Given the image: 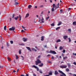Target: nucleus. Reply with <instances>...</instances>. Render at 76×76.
<instances>
[{
	"mask_svg": "<svg viewBox=\"0 0 76 76\" xmlns=\"http://www.w3.org/2000/svg\"><path fill=\"white\" fill-rule=\"evenodd\" d=\"M58 72L59 73H60L61 74H61L60 75V76H66V74L64 73V72H63L62 71L60 70H59L58 71Z\"/></svg>",
	"mask_w": 76,
	"mask_h": 76,
	"instance_id": "nucleus-1",
	"label": "nucleus"
},
{
	"mask_svg": "<svg viewBox=\"0 0 76 76\" xmlns=\"http://www.w3.org/2000/svg\"><path fill=\"white\" fill-rule=\"evenodd\" d=\"M35 64L36 66H37L38 64H39L41 63V61L39 59H37L36 61H35Z\"/></svg>",
	"mask_w": 76,
	"mask_h": 76,
	"instance_id": "nucleus-2",
	"label": "nucleus"
},
{
	"mask_svg": "<svg viewBox=\"0 0 76 76\" xmlns=\"http://www.w3.org/2000/svg\"><path fill=\"white\" fill-rule=\"evenodd\" d=\"M50 53H52V54H57L56 52L54 50H50Z\"/></svg>",
	"mask_w": 76,
	"mask_h": 76,
	"instance_id": "nucleus-3",
	"label": "nucleus"
},
{
	"mask_svg": "<svg viewBox=\"0 0 76 76\" xmlns=\"http://www.w3.org/2000/svg\"><path fill=\"white\" fill-rule=\"evenodd\" d=\"M15 27H12L11 28H10L9 29V31H15Z\"/></svg>",
	"mask_w": 76,
	"mask_h": 76,
	"instance_id": "nucleus-4",
	"label": "nucleus"
},
{
	"mask_svg": "<svg viewBox=\"0 0 76 76\" xmlns=\"http://www.w3.org/2000/svg\"><path fill=\"white\" fill-rule=\"evenodd\" d=\"M41 20L42 22H40V23H44V18H43V17H42V19Z\"/></svg>",
	"mask_w": 76,
	"mask_h": 76,
	"instance_id": "nucleus-5",
	"label": "nucleus"
},
{
	"mask_svg": "<svg viewBox=\"0 0 76 76\" xmlns=\"http://www.w3.org/2000/svg\"><path fill=\"white\" fill-rule=\"evenodd\" d=\"M60 67L62 69L66 68L67 67V65L61 66Z\"/></svg>",
	"mask_w": 76,
	"mask_h": 76,
	"instance_id": "nucleus-6",
	"label": "nucleus"
},
{
	"mask_svg": "<svg viewBox=\"0 0 76 76\" xmlns=\"http://www.w3.org/2000/svg\"><path fill=\"white\" fill-rule=\"evenodd\" d=\"M54 74L55 75H57L58 74V72H57V71L56 70L55 71Z\"/></svg>",
	"mask_w": 76,
	"mask_h": 76,
	"instance_id": "nucleus-7",
	"label": "nucleus"
},
{
	"mask_svg": "<svg viewBox=\"0 0 76 76\" xmlns=\"http://www.w3.org/2000/svg\"><path fill=\"white\" fill-rule=\"evenodd\" d=\"M67 37H68V36L67 35H64L63 36L64 39H66V38H67Z\"/></svg>",
	"mask_w": 76,
	"mask_h": 76,
	"instance_id": "nucleus-8",
	"label": "nucleus"
},
{
	"mask_svg": "<svg viewBox=\"0 0 76 76\" xmlns=\"http://www.w3.org/2000/svg\"><path fill=\"white\" fill-rule=\"evenodd\" d=\"M68 73L70 75H72L73 76H76V74H72L71 73Z\"/></svg>",
	"mask_w": 76,
	"mask_h": 76,
	"instance_id": "nucleus-9",
	"label": "nucleus"
},
{
	"mask_svg": "<svg viewBox=\"0 0 76 76\" xmlns=\"http://www.w3.org/2000/svg\"><path fill=\"white\" fill-rule=\"evenodd\" d=\"M26 48H27V49H28V50H29L30 51H31V48H30L27 47H26Z\"/></svg>",
	"mask_w": 76,
	"mask_h": 76,
	"instance_id": "nucleus-10",
	"label": "nucleus"
},
{
	"mask_svg": "<svg viewBox=\"0 0 76 76\" xmlns=\"http://www.w3.org/2000/svg\"><path fill=\"white\" fill-rule=\"evenodd\" d=\"M23 39L24 42H25V41H27V39H26L25 38H23Z\"/></svg>",
	"mask_w": 76,
	"mask_h": 76,
	"instance_id": "nucleus-11",
	"label": "nucleus"
},
{
	"mask_svg": "<svg viewBox=\"0 0 76 76\" xmlns=\"http://www.w3.org/2000/svg\"><path fill=\"white\" fill-rule=\"evenodd\" d=\"M29 16V13L27 14L26 15L25 18H28V17Z\"/></svg>",
	"mask_w": 76,
	"mask_h": 76,
	"instance_id": "nucleus-12",
	"label": "nucleus"
},
{
	"mask_svg": "<svg viewBox=\"0 0 76 76\" xmlns=\"http://www.w3.org/2000/svg\"><path fill=\"white\" fill-rule=\"evenodd\" d=\"M44 36H42L41 37V41H44Z\"/></svg>",
	"mask_w": 76,
	"mask_h": 76,
	"instance_id": "nucleus-13",
	"label": "nucleus"
},
{
	"mask_svg": "<svg viewBox=\"0 0 76 76\" xmlns=\"http://www.w3.org/2000/svg\"><path fill=\"white\" fill-rule=\"evenodd\" d=\"M18 18H19V16H17L16 17H15L14 18V19H15V20H18Z\"/></svg>",
	"mask_w": 76,
	"mask_h": 76,
	"instance_id": "nucleus-14",
	"label": "nucleus"
},
{
	"mask_svg": "<svg viewBox=\"0 0 76 76\" xmlns=\"http://www.w3.org/2000/svg\"><path fill=\"white\" fill-rule=\"evenodd\" d=\"M43 65H44L43 63H41V64L39 65V67H42V66Z\"/></svg>",
	"mask_w": 76,
	"mask_h": 76,
	"instance_id": "nucleus-15",
	"label": "nucleus"
},
{
	"mask_svg": "<svg viewBox=\"0 0 76 76\" xmlns=\"http://www.w3.org/2000/svg\"><path fill=\"white\" fill-rule=\"evenodd\" d=\"M61 23H62L61 22V21L59 22L57 25L58 26H60V25H61Z\"/></svg>",
	"mask_w": 76,
	"mask_h": 76,
	"instance_id": "nucleus-16",
	"label": "nucleus"
},
{
	"mask_svg": "<svg viewBox=\"0 0 76 76\" xmlns=\"http://www.w3.org/2000/svg\"><path fill=\"white\" fill-rule=\"evenodd\" d=\"M31 7H32V5H28V9H31Z\"/></svg>",
	"mask_w": 76,
	"mask_h": 76,
	"instance_id": "nucleus-17",
	"label": "nucleus"
},
{
	"mask_svg": "<svg viewBox=\"0 0 76 76\" xmlns=\"http://www.w3.org/2000/svg\"><path fill=\"white\" fill-rule=\"evenodd\" d=\"M19 17L20 18L19 20V21H20V20H21V19H22V16H21L20 15H19Z\"/></svg>",
	"mask_w": 76,
	"mask_h": 76,
	"instance_id": "nucleus-18",
	"label": "nucleus"
},
{
	"mask_svg": "<svg viewBox=\"0 0 76 76\" xmlns=\"http://www.w3.org/2000/svg\"><path fill=\"white\" fill-rule=\"evenodd\" d=\"M67 64L68 65V67H70V66H71L70 64L68 63Z\"/></svg>",
	"mask_w": 76,
	"mask_h": 76,
	"instance_id": "nucleus-19",
	"label": "nucleus"
},
{
	"mask_svg": "<svg viewBox=\"0 0 76 76\" xmlns=\"http://www.w3.org/2000/svg\"><path fill=\"white\" fill-rule=\"evenodd\" d=\"M63 48L62 46H60L59 47V50H61Z\"/></svg>",
	"mask_w": 76,
	"mask_h": 76,
	"instance_id": "nucleus-20",
	"label": "nucleus"
},
{
	"mask_svg": "<svg viewBox=\"0 0 76 76\" xmlns=\"http://www.w3.org/2000/svg\"><path fill=\"white\" fill-rule=\"evenodd\" d=\"M7 59L8 60H9V61H11V58H10L8 57H7Z\"/></svg>",
	"mask_w": 76,
	"mask_h": 76,
	"instance_id": "nucleus-21",
	"label": "nucleus"
},
{
	"mask_svg": "<svg viewBox=\"0 0 76 76\" xmlns=\"http://www.w3.org/2000/svg\"><path fill=\"white\" fill-rule=\"evenodd\" d=\"M31 49L33 51H34L35 52L37 51V50L35 49L34 48H32Z\"/></svg>",
	"mask_w": 76,
	"mask_h": 76,
	"instance_id": "nucleus-22",
	"label": "nucleus"
},
{
	"mask_svg": "<svg viewBox=\"0 0 76 76\" xmlns=\"http://www.w3.org/2000/svg\"><path fill=\"white\" fill-rule=\"evenodd\" d=\"M32 67H34V68H35V69H37V68H38V67H37L36 66H35V65H33Z\"/></svg>",
	"mask_w": 76,
	"mask_h": 76,
	"instance_id": "nucleus-23",
	"label": "nucleus"
},
{
	"mask_svg": "<svg viewBox=\"0 0 76 76\" xmlns=\"http://www.w3.org/2000/svg\"><path fill=\"white\" fill-rule=\"evenodd\" d=\"M73 24L74 25H76V22L74 21L73 22Z\"/></svg>",
	"mask_w": 76,
	"mask_h": 76,
	"instance_id": "nucleus-24",
	"label": "nucleus"
},
{
	"mask_svg": "<svg viewBox=\"0 0 76 76\" xmlns=\"http://www.w3.org/2000/svg\"><path fill=\"white\" fill-rule=\"evenodd\" d=\"M52 12H54V8L52 7L51 9Z\"/></svg>",
	"mask_w": 76,
	"mask_h": 76,
	"instance_id": "nucleus-25",
	"label": "nucleus"
},
{
	"mask_svg": "<svg viewBox=\"0 0 76 76\" xmlns=\"http://www.w3.org/2000/svg\"><path fill=\"white\" fill-rule=\"evenodd\" d=\"M66 58H67V57L66 56L65 57H63V60H65V59H66Z\"/></svg>",
	"mask_w": 76,
	"mask_h": 76,
	"instance_id": "nucleus-26",
	"label": "nucleus"
},
{
	"mask_svg": "<svg viewBox=\"0 0 76 76\" xmlns=\"http://www.w3.org/2000/svg\"><path fill=\"white\" fill-rule=\"evenodd\" d=\"M4 31H6V26H5L4 27Z\"/></svg>",
	"mask_w": 76,
	"mask_h": 76,
	"instance_id": "nucleus-27",
	"label": "nucleus"
},
{
	"mask_svg": "<svg viewBox=\"0 0 76 76\" xmlns=\"http://www.w3.org/2000/svg\"><path fill=\"white\" fill-rule=\"evenodd\" d=\"M68 31L69 32V33H71V29H69L68 30Z\"/></svg>",
	"mask_w": 76,
	"mask_h": 76,
	"instance_id": "nucleus-28",
	"label": "nucleus"
},
{
	"mask_svg": "<svg viewBox=\"0 0 76 76\" xmlns=\"http://www.w3.org/2000/svg\"><path fill=\"white\" fill-rule=\"evenodd\" d=\"M20 57L22 58L21 59L22 60H24V58L23 57V56H20Z\"/></svg>",
	"mask_w": 76,
	"mask_h": 76,
	"instance_id": "nucleus-29",
	"label": "nucleus"
},
{
	"mask_svg": "<svg viewBox=\"0 0 76 76\" xmlns=\"http://www.w3.org/2000/svg\"><path fill=\"white\" fill-rule=\"evenodd\" d=\"M61 41V40H60V39H58L56 41V42H60Z\"/></svg>",
	"mask_w": 76,
	"mask_h": 76,
	"instance_id": "nucleus-30",
	"label": "nucleus"
},
{
	"mask_svg": "<svg viewBox=\"0 0 76 76\" xmlns=\"http://www.w3.org/2000/svg\"><path fill=\"white\" fill-rule=\"evenodd\" d=\"M53 8H54V7H56V4H53Z\"/></svg>",
	"mask_w": 76,
	"mask_h": 76,
	"instance_id": "nucleus-31",
	"label": "nucleus"
},
{
	"mask_svg": "<svg viewBox=\"0 0 76 76\" xmlns=\"http://www.w3.org/2000/svg\"><path fill=\"white\" fill-rule=\"evenodd\" d=\"M52 26H54L55 25L54 23H53L50 24Z\"/></svg>",
	"mask_w": 76,
	"mask_h": 76,
	"instance_id": "nucleus-32",
	"label": "nucleus"
},
{
	"mask_svg": "<svg viewBox=\"0 0 76 76\" xmlns=\"http://www.w3.org/2000/svg\"><path fill=\"white\" fill-rule=\"evenodd\" d=\"M19 54H21V50H19Z\"/></svg>",
	"mask_w": 76,
	"mask_h": 76,
	"instance_id": "nucleus-33",
	"label": "nucleus"
},
{
	"mask_svg": "<svg viewBox=\"0 0 76 76\" xmlns=\"http://www.w3.org/2000/svg\"><path fill=\"white\" fill-rule=\"evenodd\" d=\"M52 74H53V73H52V72H49V75H52Z\"/></svg>",
	"mask_w": 76,
	"mask_h": 76,
	"instance_id": "nucleus-34",
	"label": "nucleus"
},
{
	"mask_svg": "<svg viewBox=\"0 0 76 76\" xmlns=\"http://www.w3.org/2000/svg\"><path fill=\"white\" fill-rule=\"evenodd\" d=\"M65 52H66V50H63L62 53H64Z\"/></svg>",
	"mask_w": 76,
	"mask_h": 76,
	"instance_id": "nucleus-35",
	"label": "nucleus"
},
{
	"mask_svg": "<svg viewBox=\"0 0 76 76\" xmlns=\"http://www.w3.org/2000/svg\"><path fill=\"white\" fill-rule=\"evenodd\" d=\"M10 42L11 44H13V41L11 40L10 41Z\"/></svg>",
	"mask_w": 76,
	"mask_h": 76,
	"instance_id": "nucleus-36",
	"label": "nucleus"
},
{
	"mask_svg": "<svg viewBox=\"0 0 76 76\" xmlns=\"http://www.w3.org/2000/svg\"><path fill=\"white\" fill-rule=\"evenodd\" d=\"M19 4V3L18 2H15V5H17Z\"/></svg>",
	"mask_w": 76,
	"mask_h": 76,
	"instance_id": "nucleus-37",
	"label": "nucleus"
},
{
	"mask_svg": "<svg viewBox=\"0 0 76 76\" xmlns=\"http://www.w3.org/2000/svg\"><path fill=\"white\" fill-rule=\"evenodd\" d=\"M15 56H16V60H18V58H19V57H18V56L17 55H16Z\"/></svg>",
	"mask_w": 76,
	"mask_h": 76,
	"instance_id": "nucleus-38",
	"label": "nucleus"
},
{
	"mask_svg": "<svg viewBox=\"0 0 76 76\" xmlns=\"http://www.w3.org/2000/svg\"><path fill=\"white\" fill-rule=\"evenodd\" d=\"M68 39L69 40V42H71V39H70V38H69Z\"/></svg>",
	"mask_w": 76,
	"mask_h": 76,
	"instance_id": "nucleus-39",
	"label": "nucleus"
},
{
	"mask_svg": "<svg viewBox=\"0 0 76 76\" xmlns=\"http://www.w3.org/2000/svg\"><path fill=\"white\" fill-rule=\"evenodd\" d=\"M39 72L40 73H42V70H40L39 71Z\"/></svg>",
	"mask_w": 76,
	"mask_h": 76,
	"instance_id": "nucleus-40",
	"label": "nucleus"
},
{
	"mask_svg": "<svg viewBox=\"0 0 76 76\" xmlns=\"http://www.w3.org/2000/svg\"><path fill=\"white\" fill-rule=\"evenodd\" d=\"M60 27H58L56 28V30H58V29H60Z\"/></svg>",
	"mask_w": 76,
	"mask_h": 76,
	"instance_id": "nucleus-41",
	"label": "nucleus"
},
{
	"mask_svg": "<svg viewBox=\"0 0 76 76\" xmlns=\"http://www.w3.org/2000/svg\"><path fill=\"white\" fill-rule=\"evenodd\" d=\"M66 72H69V69L67 68L66 69Z\"/></svg>",
	"mask_w": 76,
	"mask_h": 76,
	"instance_id": "nucleus-42",
	"label": "nucleus"
},
{
	"mask_svg": "<svg viewBox=\"0 0 76 76\" xmlns=\"http://www.w3.org/2000/svg\"><path fill=\"white\" fill-rule=\"evenodd\" d=\"M15 14H13L12 15V18H15Z\"/></svg>",
	"mask_w": 76,
	"mask_h": 76,
	"instance_id": "nucleus-43",
	"label": "nucleus"
},
{
	"mask_svg": "<svg viewBox=\"0 0 76 76\" xmlns=\"http://www.w3.org/2000/svg\"><path fill=\"white\" fill-rule=\"evenodd\" d=\"M49 18H50V17L48 16V17H46V20H47L49 19Z\"/></svg>",
	"mask_w": 76,
	"mask_h": 76,
	"instance_id": "nucleus-44",
	"label": "nucleus"
},
{
	"mask_svg": "<svg viewBox=\"0 0 76 76\" xmlns=\"http://www.w3.org/2000/svg\"><path fill=\"white\" fill-rule=\"evenodd\" d=\"M73 55H74V56H76V53H72Z\"/></svg>",
	"mask_w": 76,
	"mask_h": 76,
	"instance_id": "nucleus-45",
	"label": "nucleus"
},
{
	"mask_svg": "<svg viewBox=\"0 0 76 76\" xmlns=\"http://www.w3.org/2000/svg\"><path fill=\"white\" fill-rule=\"evenodd\" d=\"M73 64H74L75 65V66H76V62H74L73 63Z\"/></svg>",
	"mask_w": 76,
	"mask_h": 76,
	"instance_id": "nucleus-46",
	"label": "nucleus"
},
{
	"mask_svg": "<svg viewBox=\"0 0 76 76\" xmlns=\"http://www.w3.org/2000/svg\"><path fill=\"white\" fill-rule=\"evenodd\" d=\"M36 69H37V71L38 72V71H39V68L38 67H37V68H36Z\"/></svg>",
	"mask_w": 76,
	"mask_h": 76,
	"instance_id": "nucleus-47",
	"label": "nucleus"
},
{
	"mask_svg": "<svg viewBox=\"0 0 76 76\" xmlns=\"http://www.w3.org/2000/svg\"><path fill=\"white\" fill-rule=\"evenodd\" d=\"M7 46H8H8H9V43H8V42H7Z\"/></svg>",
	"mask_w": 76,
	"mask_h": 76,
	"instance_id": "nucleus-48",
	"label": "nucleus"
},
{
	"mask_svg": "<svg viewBox=\"0 0 76 76\" xmlns=\"http://www.w3.org/2000/svg\"><path fill=\"white\" fill-rule=\"evenodd\" d=\"M40 57H41V56H38L37 58H40Z\"/></svg>",
	"mask_w": 76,
	"mask_h": 76,
	"instance_id": "nucleus-49",
	"label": "nucleus"
},
{
	"mask_svg": "<svg viewBox=\"0 0 76 76\" xmlns=\"http://www.w3.org/2000/svg\"><path fill=\"white\" fill-rule=\"evenodd\" d=\"M69 11H70V10H71V8H68Z\"/></svg>",
	"mask_w": 76,
	"mask_h": 76,
	"instance_id": "nucleus-50",
	"label": "nucleus"
},
{
	"mask_svg": "<svg viewBox=\"0 0 76 76\" xmlns=\"http://www.w3.org/2000/svg\"><path fill=\"white\" fill-rule=\"evenodd\" d=\"M48 63H51V62L50 61H48Z\"/></svg>",
	"mask_w": 76,
	"mask_h": 76,
	"instance_id": "nucleus-51",
	"label": "nucleus"
},
{
	"mask_svg": "<svg viewBox=\"0 0 76 76\" xmlns=\"http://www.w3.org/2000/svg\"><path fill=\"white\" fill-rule=\"evenodd\" d=\"M21 45H25L23 43H22V44H21Z\"/></svg>",
	"mask_w": 76,
	"mask_h": 76,
	"instance_id": "nucleus-52",
	"label": "nucleus"
},
{
	"mask_svg": "<svg viewBox=\"0 0 76 76\" xmlns=\"http://www.w3.org/2000/svg\"><path fill=\"white\" fill-rule=\"evenodd\" d=\"M62 11H63V10L61 9V10H60V12H62Z\"/></svg>",
	"mask_w": 76,
	"mask_h": 76,
	"instance_id": "nucleus-53",
	"label": "nucleus"
},
{
	"mask_svg": "<svg viewBox=\"0 0 76 76\" xmlns=\"http://www.w3.org/2000/svg\"><path fill=\"white\" fill-rule=\"evenodd\" d=\"M61 55H62V57L64 56V54L63 53H62Z\"/></svg>",
	"mask_w": 76,
	"mask_h": 76,
	"instance_id": "nucleus-54",
	"label": "nucleus"
},
{
	"mask_svg": "<svg viewBox=\"0 0 76 76\" xmlns=\"http://www.w3.org/2000/svg\"><path fill=\"white\" fill-rule=\"evenodd\" d=\"M44 76H50V75H45Z\"/></svg>",
	"mask_w": 76,
	"mask_h": 76,
	"instance_id": "nucleus-55",
	"label": "nucleus"
},
{
	"mask_svg": "<svg viewBox=\"0 0 76 76\" xmlns=\"http://www.w3.org/2000/svg\"><path fill=\"white\" fill-rule=\"evenodd\" d=\"M13 72H14V73H16V71L15 70H14Z\"/></svg>",
	"mask_w": 76,
	"mask_h": 76,
	"instance_id": "nucleus-56",
	"label": "nucleus"
},
{
	"mask_svg": "<svg viewBox=\"0 0 76 76\" xmlns=\"http://www.w3.org/2000/svg\"><path fill=\"white\" fill-rule=\"evenodd\" d=\"M21 32H24V31L23 30H21Z\"/></svg>",
	"mask_w": 76,
	"mask_h": 76,
	"instance_id": "nucleus-57",
	"label": "nucleus"
},
{
	"mask_svg": "<svg viewBox=\"0 0 76 76\" xmlns=\"http://www.w3.org/2000/svg\"><path fill=\"white\" fill-rule=\"evenodd\" d=\"M49 1H50V2L51 3H52V0H49Z\"/></svg>",
	"mask_w": 76,
	"mask_h": 76,
	"instance_id": "nucleus-58",
	"label": "nucleus"
},
{
	"mask_svg": "<svg viewBox=\"0 0 76 76\" xmlns=\"http://www.w3.org/2000/svg\"><path fill=\"white\" fill-rule=\"evenodd\" d=\"M19 69H17V72H19Z\"/></svg>",
	"mask_w": 76,
	"mask_h": 76,
	"instance_id": "nucleus-59",
	"label": "nucleus"
},
{
	"mask_svg": "<svg viewBox=\"0 0 76 76\" xmlns=\"http://www.w3.org/2000/svg\"><path fill=\"white\" fill-rule=\"evenodd\" d=\"M33 75L34 76H37V75H36L34 74Z\"/></svg>",
	"mask_w": 76,
	"mask_h": 76,
	"instance_id": "nucleus-60",
	"label": "nucleus"
},
{
	"mask_svg": "<svg viewBox=\"0 0 76 76\" xmlns=\"http://www.w3.org/2000/svg\"><path fill=\"white\" fill-rule=\"evenodd\" d=\"M44 6L43 5H42L40 6V7H42Z\"/></svg>",
	"mask_w": 76,
	"mask_h": 76,
	"instance_id": "nucleus-61",
	"label": "nucleus"
},
{
	"mask_svg": "<svg viewBox=\"0 0 76 76\" xmlns=\"http://www.w3.org/2000/svg\"><path fill=\"white\" fill-rule=\"evenodd\" d=\"M35 8L36 9H37V6H35Z\"/></svg>",
	"mask_w": 76,
	"mask_h": 76,
	"instance_id": "nucleus-62",
	"label": "nucleus"
},
{
	"mask_svg": "<svg viewBox=\"0 0 76 76\" xmlns=\"http://www.w3.org/2000/svg\"><path fill=\"white\" fill-rule=\"evenodd\" d=\"M26 76H29V75L28 74H26Z\"/></svg>",
	"mask_w": 76,
	"mask_h": 76,
	"instance_id": "nucleus-63",
	"label": "nucleus"
},
{
	"mask_svg": "<svg viewBox=\"0 0 76 76\" xmlns=\"http://www.w3.org/2000/svg\"><path fill=\"white\" fill-rule=\"evenodd\" d=\"M20 76H24V75H21Z\"/></svg>",
	"mask_w": 76,
	"mask_h": 76,
	"instance_id": "nucleus-64",
	"label": "nucleus"
}]
</instances>
